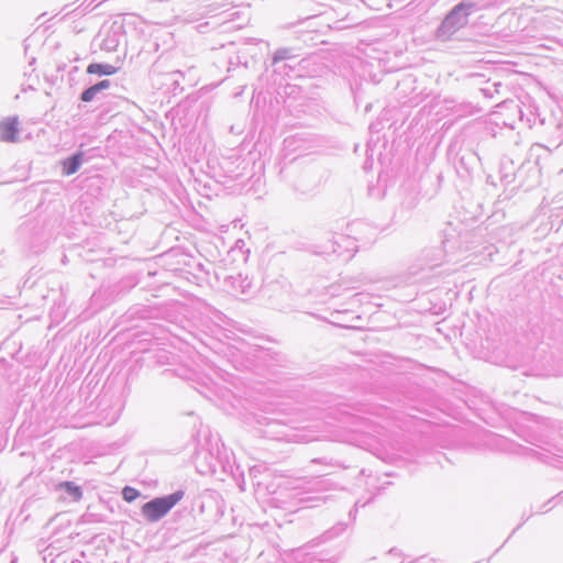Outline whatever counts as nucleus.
I'll use <instances>...</instances> for the list:
<instances>
[{
	"mask_svg": "<svg viewBox=\"0 0 563 563\" xmlns=\"http://www.w3.org/2000/svg\"><path fill=\"white\" fill-rule=\"evenodd\" d=\"M183 492H176L168 496L154 498L142 506V515L147 521L155 522L162 519L181 498Z\"/></svg>",
	"mask_w": 563,
	"mask_h": 563,
	"instance_id": "f257e3e1",
	"label": "nucleus"
},
{
	"mask_svg": "<svg viewBox=\"0 0 563 563\" xmlns=\"http://www.w3.org/2000/svg\"><path fill=\"white\" fill-rule=\"evenodd\" d=\"M18 134V121L15 119H7L0 123V141L13 142Z\"/></svg>",
	"mask_w": 563,
	"mask_h": 563,
	"instance_id": "f03ea898",
	"label": "nucleus"
},
{
	"mask_svg": "<svg viewBox=\"0 0 563 563\" xmlns=\"http://www.w3.org/2000/svg\"><path fill=\"white\" fill-rule=\"evenodd\" d=\"M118 71V68L109 65V64H99V63H92L88 65L87 73L89 75H114Z\"/></svg>",
	"mask_w": 563,
	"mask_h": 563,
	"instance_id": "7ed1b4c3",
	"label": "nucleus"
},
{
	"mask_svg": "<svg viewBox=\"0 0 563 563\" xmlns=\"http://www.w3.org/2000/svg\"><path fill=\"white\" fill-rule=\"evenodd\" d=\"M81 165V155H74L63 162V170L65 175H71L78 170Z\"/></svg>",
	"mask_w": 563,
	"mask_h": 563,
	"instance_id": "20e7f679",
	"label": "nucleus"
},
{
	"mask_svg": "<svg viewBox=\"0 0 563 563\" xmlns=\"http://www.w3.org/2000/svg\"><path fill=\"white\" fill-rule=\"evenodd\" d=\"M60 487L65 488L69 494H71L75 497V499L78 500L81 498L80 488L78 486H75L73 483H70V482L62 483Z\"/></svg>",
	"mask_w": 563,
	"mask_h": 563,
	"instance_id": "39448f33",
	"label": "nucleus"
},
{
	"mask_svg": "<svg viewBox=\"0 0 563 563\" xmlns=\"http://www.w3.org/2000/svg\"><path fill=\"white\" fill-rule=\"evenodd\" d=\"M139 495L140 493L133 487L126 486L122 490V496L124 500H126L128 503L135 500L139 497Z\"/></svg>",
	"mask_w": 563,
	"mask_h": 563,
	"instance_id": "423d86ee",
	"label": "nucleus"
},
{
	"mask_svg": "<svg viewBox=\"0 0 563 563\" xmlns=\"http://www.w3.org/2000/svg\"><path fill=\"white\" fill-rule=\"evenodd\" d=\"M98 93L97 89L95 88V86H91L89 87L88 89H86L81 96H80V99L84 101V102H89L91 101L95 96Z\"/></svg>",
	"mask_w": 563,
	"mask_h": 563,
	"instance_id": "0eeeda50",
	"label": "nucleus"
},
{
	"mask_svg": "<svg viewBox=\"0 0 563 563\" xmlns=\"http://www.w3.org/2000/svg\"><path fill=\"white\" fill-rule=\"evenodd\" d=\"M93 86L97 89V91L99 92V91H101L103 89L109 88L110 87V81L109 80H102V81H100V82H98V84H96Z\"/></svg>",
	"mask_w": 563,
	"mask_h": 563,
	"instance_id": "6e6552de",
	"label": "nucleus"
},
{
	"mask_svg": "<svg viewBox=\"0 0 563 563\" xmlns=\"http://www.w3.org/2000/svg\"><path fill=\"white\" fill-rule=\"evenodd\" d=\"M466 8V5H464L463 3L456 5L453 11L451 12V14L446 18V21H449L456 12H459L460 10Z\"/></svg>",
	"mask_w": 563,
	"mask_h": 563,
	"instance_id": "1a4fd4ad",
	"label": "nucleus"
}]
</instances>
